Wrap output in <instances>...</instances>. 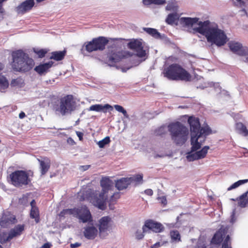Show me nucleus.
<instances>
[{"instance_id": "obj_1", "label": "nucleus", "mask_w": 248, "mask_h": 248, "mask_svg": "<svg viewBox=\"0 0 248 248\" xmlns=\"http://www.w3.org/2000/svg\"><path fill=\"white\" fill-rule=\"evenodd\" d=\"M198 24L199 27L196 28L195 30L204 35L208 42L218 46H224L227 43L228 39L224 31L218 29L217 27H210L209 21L203 22L200 21Z\"/></svg>"}, {"instance_id": "obj_2", "label": "nucleus", "mask_w": 248, "mask_h": 248, "mask_svg": "<svg viewBox=\"0 0 248 248\" xmlns=\"http://www.w3.org/2000/svg\"><path fill=\"white\" fill-rule=\"evenodd\" d=\"M112 182L108 177H103L100 181L102 189L100 192L95 191L93 192H86V197L80 198L81 201L88 200L99 209L104 210L106 208L107 193L112 186Z\"/></svg>"}, {"instance_id": "obj_3", "label": "nucleus", "mask_w": 248, "mask_h": 248, "mask_svg": "<svg viewBox=\"0 0 248 248\" xmlns=\"http://www.w3.org/2000/svg\"><path fill=\"white\" fill-rule=\"evenodd\" d=\"M187 122L191 131L192 151H195L201 147L202 143L198 141L199 139L204 136L205 139V137L212 134V131L208 125L201 127L199 119L193 116L188 118Z\"/></svg>"}, {"instance_id": "obj_4", "label": "nucleus", "mask_w": 248, "mask_h": 248, "mask_svg": "<svg viewBox=\"0 0 248 248\" xmlns=\"http://www.w3.org/2000/svg\"><path fill=\"white\" fill-rule=\"evenodd\" d=\"M12 57V67L14 71L26 72L30 71L34 65L33 60L21 49L14 51Z\"/></svg>"}, {"instance_id": "obj_5", "label": "nucleus", "mask_w": 248, "mask_h": 248, "mask_svg": "<svg viewBox=\"0 0 248 248\" xmlns=\"http://www.w3.org/2000/svg\"><path fill=\"white\" fill-rule=\"evenodd\" d=\"M163 76L170 80L189 81L191 75L178 63H172L165 67L162 72Z\"/></svg>"}, {"instance_id": "obj_6", "label": "nucleus", "mask_w": 248, "mask_h": 248, "mask_svg": "<svg viewBox=\"0 0 248 248\" xmlns=\"http://www.w3.org/2000/svg\"><path fill=\"white\" fill-rule=\"evenodd\" d=\"M171 140L177 145H182L186 142L189 134L187 128L179 122L171 123L168 125Z\"/></svg>"}, {"instance_id": "obj_7", "label": "nucleus", "mask_w": 248, "mask_h": 248, "mask_svg": "<svg viewBox=\"0 0 248 248\" xmlns=\"http://www.w3.org/2000/svg\"><path fill=\"white\" fill-rule=\"evenodd\" d=\"M66 215H72L83 223L92 221L91 214L86 205L78 208L63 209L60 212L59 216L60 217H64Z\"/></svg>"}, {"instance_id": "obj_8", "label": "nucleus", "mask_w": 248, "mask_h": 248, "mask_svg": "<svg viewBox=\"0 0 248 248\" xmlns=\"http://www.w3.org/2000/svg\"><path fill=\"white\" fill-rule=\"evenodd\" d=\"M77 102L72 94L61 97L59 101L58 110L62 115L71 114L77 108Z\"/></svg>"}, {"instance_id": "obj_9", "label": "nucleus", "mask_w": 248, "mask_h": 248, "mask_svg": "<svg viewBox=\"0 0 248 248\" xmlns=\"http://www.w3.org/2000/svg\"><path fill=\"white\" fill-rule=\"evenodd\" d=\"M108 44V38L104 36H99L93 38L90 41L85 42L81 50H85L89 53L96 51H103L105 49Z\"/></svg>"}, {"instance_id": "obj_10", "label": "nucleus", "mask_w": 248, "mask_h": 248, "mask_svg": "<svg viewBox=\"0 0 248 248\" xmlns=\"http://www.w3.org/2000/svg\"><path fill=\"white\" fill-rule=\"evenodd\" d=\"M11 183L16 187H22L27 186L31 182V179L27 171L23 170H17L9 175Z\"/></svg>"}, {"instance_id": "obj_11", "label": "nucleus", "mask_w": 248, "mask_h": 248, "mask_svg": "<svg viewBox=\"0 0 248 248\" xmlns=\"http://www.w3.org/2000/svg\"><path fill=\"white\" fill-rule=\"evenodd\" d=\"M131 56L130 52L127 51L108 49L107 61L109 65H113L123 59L128 58Z\"/></svg>"}, {"instance_id": "obj_12", "label": "nucleus", "mask_w": 248, "mask_h": 248, "mask_svg": "<svg viewBox=\"0 0 248 248\" xmlns=\"http://www.w3.org/2000/svg\"><path fill=\"white\" fill-rule=\"evenodd\" d=\"M25 230L24 224H18L11 229L7 234L6 232L0 233V243L4 244L15 237L21 235Z\"/></svg>"}, {"instance_id": "obj_13", "label": "nucleus", "mask_w": 248, "mask_h": 248, "mask_svg": "<svg viewBox=\"0 0 248 248\" xmlns=\"http://www.w3.org/2000/svg\"><path fill=\"white\" fill-rule=\"evenodd\" d=\"M142 229L143 232L151 230L155 233L162 232L165 230L164 226L161 223L150 219L145 220Z\"/></svg>"}, {"instance_id": "obj_14", "label": "nucleus", "mask_w": 248, "mask_h": 248, "mask_svg": "<svg viewBox=\"0 0 248 248\" xmlns=\"http://www.w3.org/2000/svg\"><path fill=\"white\" fill-rule=\"evenodd\" d=\"M230 50L234 53L239 56H248V47L243 46L242 45L235 41H231L228 43Z\"/></svg>"}, {"instance_id": "obj_15", "label": "nucleus", "mask_w": 248, "mask_h": 248, "mask_svg": "<svg viewBox=\"0 0 248 248\" xmlns=\"http://www.w3.org/2000/svg\"><path fill=\"white\" fill-rule=\"evenodd\" d=\"M209 149L208 146H205L200 151H192V147L191 151L189 152L186 156L187 160L189 161H193L204 158Z\"/></svg>"}, {"instance_id": "obj_16", "label": "nucleus", "mask_w": 248, "mask_h": 248, "mask_svg": "<svg viewBox=\"0 0 248 248\" xmlns=\"http://www.w3.org/2000/svg\"><path fill=\"white\" fill-rule=\"evenodd\" d=\"M35 4L34 0H26L15 8L18 15H23L30 11Z\"/></svg>"}, {"instance_id": "obj_17", "label": "nucleus", "mask_w": 248, "mask_h": 248, "mask_svg": "<svg viewBox=\"0 0 248 248\" xmlns=\"http://www.w3.org/2000/svg\"><path fill=\"white\" fill-rule=\"evenodd\" d=\"M127 46L129 48L136 51L137 55L139 57L142 58L145 56V51L143 49L142 43L140 41L134 39L129 42L127 44Z\"/></svg>"}, {"instance_id": "obj_18", "label": "nucleus", "mask_w": 248, "mask_h": 248, "mask_svg": "<svg viewBox=\"0 0 248 248\" xmlns=\"http://www.w3.org/2000/svg\"><path fill=\"white\" fill-rule=\"evenodd\" d=\"M16 218L10 212H4L0 218V226L3 228H8L11 224L15 223Z\"/></svg>"}, {"instance_id": "obj_19", "label": "nucleus", "mask_w": 248, "mask_h": 248, "mask_svg": "<svg viewBox=\"0 0 248 248\" xmlns=\"http://www.w3.org/2000/svg\"><path fill=\"white\" fill-rule=\"evenodd\" d=\"M108 40L109 44L108 49L111 50H119L124 45V42L128 41L122 38H109Z\"/></svg>"}, {"instance_id": "obj_20", "label": "nucleus", "mask_w": 248, "mask_h": 248, "mask_svg": "<svg viewBox=\"0 0 248 248\" xmlns=\"http://www.w3.org/2000/svg\"><path fill=\"white\" fill-rule=\"evenodd\" d=\"M228 229L222 226L215 233L211 240L213 244L219 245L223 241V238L228 232Z\"/></svg>"}, {"instance_id": "obj_21", "label": "nucleus", "mask_w": 248, "mask_h": 248, "mask_svg": "<svg viewBox=\"0 0 248 248\" xmlns=\"http://www.w3.org/2000/svg\"><path fill=\"white\" fill-rule=\"evenodd\" d=\"M54 62L49 61L48 62L41 63L36 66L34 70L40 76L45 75L49 71V69L52 67Z\"/></svg>"}, {"instance_id": "obj_22", "label": "nucleus", "mask_w": 248, "mask_h": 248, "mask_svg": "<svg viewBox=\"0 0 248 248\" xmlns=\"http://www.w3.org/2000/svg\"><path fill=\"white\" fill-rule=\"evenodd\" d=\"M113 107L108 104H106L104 105H102V104H95L93 105L90 106L89 108V110L90 111H95L96 112H103L104 113H107L108 110H112Z\"/></svg>"}, {"instance_id": "obj_23", "label": "nucleus", "mask_w": 248, "mask_h": 248, "mask_svg": "<svg viewBox=\"0 0 248 248\" xmlns=\"http://www.w3.org/2000/svg\"><path fill=\"white\" fill-rule=\"evenodd\" d=\"M40 163V168L42 175H45L49 170L50 167V160L47 157H44L43 160L37 159Z\"/></svg>"}, {"instance_id": "obj_24", "label": "nucleus", "mask_w": 248, "mask_h": 248, "mask_svg": "<svg viewBox=\"0 0 248 248\" xmlns=\"http://www.w3.org/2000/svg\"><path fill=\"white\" fill-rule=\"evenodd\" d=\"M111 218L108 216L102 217L99 221V230L100 232H105L108 228Z\"/></svg>"}, {"instance_id": "obj_25", "label": "nucleus", "mask_w": 248, "mask_h": 248, "mask_svg": "<svg viewBox=\"0 0 248 248\" xmlns=\"http://www.w3.org/2000/svg\"><path fill=\"white\" fill-rule=\"evenodd\" d=\"M130 178L128 177L122 178L118 180L115 184L116 187L119 190L126 189L130 185Z\"/></svg>"}, {"instance_id": "obj_26", "label": "nucleus", "mask_w": 248, "mask_h": 248, "mask_svg": "<svg viewBox=\"0 0 248 248\" xmlns=\"http://www.w3.org/2000/svg\"><path fill=\"white\" fill-rule=\"evenodd\" d=\"M97 230L93 226L87 227L84 231V236L88 239H93L97 235Z\"/></svg>"}, {"instance_id": "obj_27", "label": "nucleus", "mask_w": 248, "mask_h": 248, "mask_svg": "<svg viewBox=\"0 0 248 248\" xmlns=\"http://www.w3.org/2000/svg\"><path fill=\"white\" fill-rule=\"evenodd\" d=\"M66 51L65 50L53 51L51 53L50 59L57 61L63 60L66 55Z\"/></svg>"}, {"instance_id": "obj_28", "label": "nucleus", "mask_w": 248, "mask_h": 248, "mask_svg": "<svg viewBox=\"0 0 248 248\" xmlns=\"http://www.w3.org/2000/svg\"><path fill=\"white\" fill-rule=\"evenodd\" d=\"M198 20L199 18L197 17H182L180 22L181 24H184L186 26H192L198 21Z\"/></svg>"}, {"instance_id": "obj_29", "label": "nucleus", "mask_w": 248, "mask_h": 248, "mask_svg": "<svg viewBox=\"0 0 248 248\" xmlns=\"http://www.w3.org/2000/svg\"><path fill=\"white\" fill-rule=\"evenodd\" d=\"M238 201V205L241 207H245L248 204V190L241 195Z\"/></svg>"}, {"instance_id": "obj_30", "label": "nucleus", "mask_w": 248, "mask_h": 248, "mask_svg": "<svg viewBox=\"0 0 248 248\" xmlns=\"http://www.w3.org/2000/svg\"><path fill=\"white\" fill-rule=\"evenodd\" d=\"M30 215L31 218L34 219L36 223L40 222V214L38 207L31 208Z\"/></svg>"}, {"instance_id": "obj_31", "label": "nucleus", "mask_w": 248, "mask_h": 248, "mask_svg": "<svg viewBox=\"0 0 248 248\" xmlns=\"http://www.w3.org/2000/svg\"><path fill=\"white\" fill-rule=\"evenodd\" d=\"M236 129L239 134L246 137L248 136V130L247 127L242 123H237L236 124Z\"/></svg>"}, {"instance_id": "obj_32", "label": "nucleus", "mask_w": 248, "mask_h": 248, "mask_svg": "<svg viewBox=\"0 0 248 248\" xmlns=\"http://www.w3.org/2000/svg\"><path fill=\"white\" fill-rule=\"evenodd\" d=\"M8 86L9 82L6 78L0 74V92H4Z\"/></svg>"}, {"instance_id": "obj_33", "label": "nucleus", "mask_w": 248, "mask_h": 248, "mask_svg": "<svg viewBox=\"0 0 248 248\" xmlns=\"http://www.w3.org/2000/svg\"><path fill=\"white\" fill-rule=\"evenodd\" d=\"M143 30L147 33L156 39L160 38V33L157 31V30L155 29L151 28H144Z\"/></svg>"}, {"instance_id": "obj_34", "label": "nucleus", "mask_w": 248, "mask_h": 248, "mask_svg": "<svg viewBox=\"0 0 248 248\" xmlns=\"http://www.w3.org/2000/svg\"><path fill=\"white\" fill-rule=\"evenodd\" d=\"M179 19L178 15L176 13H171L168 15L166 19V22L168 24L172 25Z\"/></svg>"}, {"instance_id": "obj_35", "label": "nucleus", "mask_w": 248, "mask_h": 248, "mask_svg": "<svg viewBox=\"0 0 248 248\" xmlns=\"http://www.w3.org/2000/svg\"><path fill=\"white\" fill-rule=\"evenodd\" d=\"M248 182V179L239 180V181L235 182L233 184H232L230 186H229L227 188V190L230 191L233 189L236 188L238 187L239 186H240L243 184H244Z\"/></svg>"}, {"instance_id": "obj_36", "label": "nucleus", "mask_w": 248, "mask_h": 248, "mask_svg": "<svg viewBox=\"0 0 248 248\" xmlns=\"http://www.w3.org/2000/svg\"><path fill=\"white\" fill-rule=\"evenodd\" d=\"M128 178H130V184L133 182H135L136 184H140L142 183L143 181V176L141 174H137L133 177H128Z\"/></svg>"}, {"instance_id": "obj_37", "label": "nucleus", "mask_w": 248, "mask_h": 248, "mask_svg": "<svg viewBox=\"0 0 248 248\" xmlns=\"http://www.w3.org/2000/svg\"><path fill=\"white\" fill-rule=\"evenodd\" d=\"M171 238L173 241H180L181 240V236L177 230H173L170 232Z\"/></svg>"}, {"instance_id": "obj_38", "label": "nucleus", "mask_w": 248, "mask_h": 248, "mask_svg": "<svg viewBox=\"0 0 248 248\" xmlns=\"http://www.w3.org/2000/svg\"><path fill=\"white\" fill-rule=\"evenodd\" d=\"M177 8L176 1L175 0H171L168 1V4L166 7L167 11H173Z\"/></svg>"}, {"instance_id": "obj_39", "label": "nucleus", "mask_w": 248, "mask_h": 248, "mask_svg": "<svg viewBox=\"0 0 248 248\" xmlns=\"http://www.w3.org/2000/svg\"><path fill=\"white\" fill-rule=\"evenodd\" d=\"M110 142L109 137H106L102 140L99 141L98 144L100 148H103L106 145L108 144Z\"/></svg>"}, {"instance_id": "obj_40", "label": "nucleus", "mask_w": 248, "mask_h": 248, "mask_svg": "<svg viewBox=\"0 0 248 248\" xmlns=\"http://www.w3.org/2000/svg\"><path fill=\"white\" fill-rule=\"evenodd\" d=\"M120 197V194L119 192L115 193L113 195H112L109 200V205L110 204H114L116 200L119 199Z\"/></svg>"}, {"instance_id": "obj_41", "label": "nucleus", "mask_w": 248, "mask_h": 248, "mask_svg": "<svg viewBox=\"0 0 248 248\" xmlns=\"http://www.w3.org/2000/svg\"><path fill=\"white\" fill-rule=\"evenodd\" d=\"M28 196L26 195H23L22 197L19 199L18 203L20 205L24 206L27 205Z\"/></svg>"}, {"instance_id": "obj_42", "label": "nucleus", "mask_w": 248, "mask_h": 248, "mask_svg": "<svg viewBox=\"0 0 248 248\" xmlns=\"http://www.w3.org/2000/svg\"><path fill=\"white\" fill-rule=\"evenodd\" d=\"M229 244H230V245H231V240L230 236L227 235L220 248H231V247L229 246Z\"/></svg>"}, {"instance_id": "obj_43", "label": "nucleus", "mask_w": 248, "mask_h": 248, "mask_svg": "<svg viewBox=\"0 0 248 248\" xmlns=\"http://www.w3.org/2000/svg\"><path fill=\"white\" fill-rule=\"evenodd\" d=\"M114 108L116 110L122 113L124 116L125 117H128V115H127L126 111L124 109V108L120 105H116L114 106Z\"/></svg>"}, {"instance_id": "obj_44", "label": "nucleus", "mask_w": 248, "mask_h": 248, "mask_svg": "<svg viewBox=\"0 0 248 248\" xmlns=\"http://www.w3.org/2000/svg\"><path fill=\"white\" fill-rule=\"evenodd\" d=\"M34 52L38 55L39 58H42L44 57L47 53V51L44 49L39 50H34Z\"/></svg>"}, {"instance_id": "obj_45", "label": "nucleus", "mask_w": 248, "mask_h": 248, "mask_svg": "<svg viewBox=\"0 0 248 248\" xmlns=\"http://www.w3.org/2000/svg\"><path fill=\"white\" fill-rule=\"evenodd\" d=\"M145 232L143 231L141 232V231L138 230L135 233L136 239L138 240L142 239L144 236V233Z\"/></svg>"}, {"instance_id": "obj_46", "label": "nucleus", "mask_w": 248, "mask_h": 248, "mask_svg": "<svg viewBox=\"0 0 248 248\" xmlns=\"http://www.w3.org/2000/svg\"><path fill=\"white\" fill-rule=\"evenodd\" d=\"M21 79L19 78H16L13 79L11 81V85L12 86H16L19 85L20 83Z\"/></svg>"}, {"instance_id": "obj_47", "label": "nucleus", "mask_w": 248, "mask_h": 248, "mask_svg": "<svg viewBox=\"0 0 248 248\" xmlns=\"http://www.w3.org/2000/svg\"><path fill=\"white\" fill-rule=\"evenodd\" d=\"M166 3V0H154V4L155 5H163Z\"/></svg>"}, {"instance_id": "obj_48", "label": "nucleus", "mask_w": 248, "mask_h": 248, "mask_svg": "<svg viewBox=\"0 0 248 248\" xmlns=\"http://www.w3.org/2000/svg\"><path fill=\"white\" fill-rule=\"evenodd\" d=\"M142 3L145 5H149L154 4V0H142Z\"/></svg>"}, {"instance_id": "obj_49", "label": "nucleus", "mask_w": 248, "mask_h": 248, "mask_svg": "<svg viewBox=\"0 0 248 248\" xmlns=\"http://www.w3.org/2000/svg\"><path fill=\"white\" fill-rule=\"evenodd\" d=\"M160 202L164 205H166L167 203V201L165 197H162L159 198Z\"/></svg>"}, {"instance_id": "obj_50", "label": "nucleus", "mask_w": 248, "mask_h": 248, "mask_svg": "<svg viewBox=\"0 0 248 248\" xmlns=\"http://www.w3.org/2000/svg\"><path fill=\"white\" fill-rule=\"evenodd\" d=\"M76 134H77V136L78 137L79 140L80 141H82L83 140V133L80 131H77Z\"/></svg>"}, {"instance_id": "obj_51", "label": "nucleus", "mask_w": 248, "mask_h": 248, "mask_svg": "<svg viewBox=\"0 0 248 248\" xmlns=\"http://www.w3.org/2000/svg\"><path fill=\"white\" fill-rule=\"evenodd\" d=\"M144 193L149 196H152L153 194V191L151 189H147L144 191Z\"/></svg>"}, {"instance_id": "obj_52", "label": "nucleus", "mask_w": 248, "mask_h": 248, "mask_svg": "<svg viewBox=\"0 0 248 248\" xmlns=\"http://www.w3.org/2000/svg\"><path fill=\"white\" fill-rule=\"evenodd\" d=\"M80 246H81V244L80 243L76 242L75 243L71 244L70 247L71 248H76L79 247Z\"/></svg>"}, {"instance_id": "obj_53", "label": "nucleus", "mask_w": 248, "mask_h": 248, "mask_svg": "<svg viewBox=\"0 0 248 248\" xmlns=\"http://www.w3.org/2000/svg\"><path fill=\"white\" fill-rule=\"evenodd\" d=\"M67 142L68 143H70V144H71L72 145H74L75 144V142L74 141V140H73V139L70 137V138H68V139H67Z\"/></svg>"}, {"instance_id": "obj_54", "label": "nucleus", "mask_w": 248, "mask_h": 248, "mask_svg": "<svg viewBox=\"0 0 248 248\" xmlns=\"http://www.w3.org/2000/svg\"><path fill=\"white\" fill-rule=\"evenodd\" d=\"M35 204H36V202H35V201L34 200H32L31 201V208H33V207H37L36 205H35Z\"/></svg>"}, {"instance_id": "obj_55", "label": "nucleus", "mask_w": 248, "mask_h": 248, "mask_svg": "<svg viewBox=\"0 0 248 248\" xmlns=\"http://www.w3.org/2000/svg\"><path fill=\"white\" fill-rule=\"evenodd\" d=\"M80 167L83 170H86L89 169V168L90 167V165L81 166Z\"/></svg>"}, {"instance_id": "obj_56", "label": "nucleus", "mask_w": 248, "mask_h": 248, "mask_svg": "<svg viewBox=\"0 0 248 248\" xmlns=\"http://www.w3.org/2000/svg\"><path fill=\"white\" fill-rule=\"evenodd\" d=\"M26 116V115H25V113L22 111L19 114V117L20 118V119H23Z\"/></svg>"}, {"instance_id": "obj_57", "label": "nucleus", "mask_w": 248, "mask_h": 248, "mask_svg": "<svg viewBox=\"0 0 248 248\" xmlns=\"http://www.w3.org/2000/svg\"><path fill=\"white\" fill-rule=\"evenodd\" d=\"M160 246V244L159 242H157L153 246L152 248H158Z\"/></svg>"}, {"instance_id": "obj_58", "label": "nucleus", "mask_w": 248, "mask_h": 248, "mask_svg": "<svg viewBox=\"0 0 248 248\" xmlns=\"http://www.w3.org/2000/svg\"><path fill=\"white\" fill-rule=\"evenodd\" d=\"M42 248H50V246L48 243H45L42 246Z\"/></svg>"}, {"instance_id": "obj_59", "label": "nucleus", "mask_w": 248, "mask_h": 248, "mask_svg": "<svg viewBox=\"0 0 248 248\" xmlns=\"http://www.w3.org/2000/svg\"><path fill=\"white\" fill-rule=\"evenodd\" d=\"M196 248H207L204 244L198 245Z\"/></svg>"}, {"instance_id": "obj_60", "label": "nucleus", "mask_w": 248, "mask_h": 248, "mask_svg": "<svg viewBox=\"0 0 248 248\" xmlns=\"http://www.w3.org/2000/svg\"><path fill=\"white\" fill-rule=\"evenodd\" d=\"M4 12V9L2 5H0V14H2Z\"/></svg>"}, {"instance_id": "obj_61", "label": "nucleus", "mask_w": 248, "mask_h": 248, "mask_svg": "<svg viewBox=\"0 0 248 248\" xmlns=\"http://www.w3.org/2000/svg\"><path fill=\"white\" fill-rule=\"evenodd\" d=\"M240 3V5H241V6H245V2L243 1V0L241 1H238Z\"/></svg>"}, {"instance_id": "obj_62", "label": "nucleus", "mask_w": 248, "mask_h": 248, "mask_svg": "<svg viewBox=\"0 0 248 248\" xmlns=\"http://www.w3.org/2000/svg\"><path fill=\"white\" fill-rule=\"evenodd\" d=\"M164 130V128H160L158 130V133H157V135H161L162 134V133H159V131H162V130Z\"/></svg>"}, {"instance_id": "obj_63", "label": "nucleus", "mask_w": 248, "mask_h": 248, "mask_svg": "<svg viewBox=\"0 0 248 248\" xmlns=\"http://www.w3.org/2000/svg\"><path fill=\"white\" fill-rule=\"evenodd\" d=\"M7 0H0V5L3 6V2L4 1H7Z\"/></svg>"}, {"instance_id": "obj_64", "label": "nucleus", "mask_w": 248, "mask_h": 248, "mask_svg": "<svg viewBox=\"0 0 248 248\" xmlns=\"http://www.w3.org/2000/svg\"><path fill=\"white\" fill-rule=\"evenodd\" d=\"M162 156H163L162 155H156L155 157V158H156V157H162Z\"/></svg>"}]
</instances>
